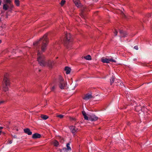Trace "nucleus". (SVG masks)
Returning a JSON list of instances; mask_svg holds the SVG:
<instances>
[{
	"instance_id": "21",
	"label": "nucleus",
	"mask_w": 152,
	"mask_h": 152,
	"mask_svg": "<svg viewBox=\"0 0 152 152\" xmlns=\"http://www.w3.org/2000/svg\"><path fill=\"white\" fill-rule=\"evenodd\" d=\"M53 145L55 146L58 147L59 145V142L57 140H55L53 142Z\"/></svg>"
},
{
	"instance_id": "32",
	"label": "nucleus",
	"mask_w": 152,
	"mask_h": 152,
	"mask_svg": "<svg viewBox=\"0 0 152 152\" xmlns=\"http://www.w3.org/2000/svg\"><path fill=\"white\" fill-rule=\"evenodd\" d=\"M7 142L9 144H11L12 143V140H8L7 141Z\"/></svg>"
},
{
	"instance_id": "40",
	"label": "nucleus",
	"mask_w": 152,
	"mask_h": 152,
	"mask_svg": "<svg viewBox=\"0 0 152 152\" xmlns=\"http://www.w3.org/2000/svg\"><path fill=\"white\" fill-rule=\"evenodd\" d=\"M124 17H125V18H126V16H125V15H124Z\"/></svg>"
},
{
	"instance_id": "17",
	"label": "nucleus",
	"mask_w": 152,
	"mask_h": 152,
	"mask_svg": "<svg viewBox=\"0 0 152 152\" xmlns=\"http://www.w3.org/2000/svg\"><path fill=\"white\" fill-rule=\"evenodd\" d=\"M64 70L66 71V74H69L71 70L70 68L68 66L65 67Z\"/></svg>"
},
{
	"instance_id": "19",
	"label": "nucleus",
	"mask_w": 152,
	"mask_h": 152,
	"mask_svg": "<svg viewBox=\"0 0 152 152\" xmlns=\"http://www.w3.org/2000/svg\"><path fill=\"white\" fill-rule=\"evenodd\" d=\"M70 143H71V142H69L68 143H67L66 145L67 149L68 151H71V147L69 146V145H70Z\"/></svg>"
},
{
	"instance_id": "20",
	"label": "nucleus",
	"mask_w": 152,
	"mask_h": 152,
	"mask_svg": "<svg viewBox=\"0 0 152 152\" xmlns=\"http://www.w3.org/2000/svg\"><path fill=\"white\" fill-rule=\"evenodd\" d=\"M84 58L87 60H91V56L89 55L84 56Z\"/></svg>"
},
{
	"instance_id": "22",
	"label": "nucleus",
	"mask_w": 152,
	"mask_h": 152,
	"mask_svg": "<svg viewBox=\"0 0 152 152\" xmlns=\"http://www.w3.org/2000/svg\"><path fill=\"white\" fill-rule=\"evenodd\" d=\"M58 139L60 140V141L61 142L63 143L64 141V140L63 137H62L60 136L58 137Z\"/></svg>"
},
{
	"instance_id": "6",
	"label": "nucleus",
	"mask_w": 152,
	"mask_h": 152,
	"mask_svg": "<svg viewBox=\"0 0 152 152\" xmlns=\"http://www.w3.org/2000/svg\"><path fill=\"white\" fill-rule=\"evenodd\" d=\"M58 84L59 88L61 89H64L66 86V83L64 80L63 78L61 76L59 77Z\"/></svg>"
},
{
	"instance_id": "33",
	"label": "nucleus",
	"mask_w": 152,
	"mask_h": 152,
	"mask_svg": "<svg viewBox=\"0 0 152 152\" xmlns=\"http://www.w3.org/2000/svg\"><path fill=\"white\" fill-rule=\"evenodd\" d=\"M134 48L135 49H136V50H138V47L137 46H135L134 47Z\"/></svg>"
},
{
	"instance_id": "26",
	"label": "nucleus",
	"mask_w": 152,
	"mask_h": 152,
	"mask_svg": "<svg viewBox=\"0 0 152 152\" xmlns=\"http://www.w3.org/2000/svg\"><path fill=\"white\" fill-rule=\"evenodd\" d=\"M57 117L60 118H62L64 117V115H57Z\"/></svg>"
},
{
	"instance_id": "25",
	"label": "nucleus",
	"mask_w": 152,
	"mask_h": 152,
	"mask_svg": "<svg viewBox=\"0 0 152 152\" xmlns=\"http://www.w3.org/2000/svg\"><path fill=\"white\" fill-rule=\"evenodd\" d=\"M65 2V0H62L60 2V4L61 6H63Z\"/></svg>"
},
{
	"instance_id": "41",
	"label": "nucleus",
	"mask_w": 152,
	"mask_h": 152,
	"mask_svg": "<svg viewBox=\"0 0 152 152\" xmlns=\"http://www.w3.org/2000/svg\"><path fill=\"white\" fill-rule=\"evenodd\" d=\"M1 19L0 18V21H1Z\"/></svg>"
},
{
	"instance_id": "16",
	"label": "nucleus",
	"mask_w": 152,
	"mask_h": 152,
	"mask_svg": "<svg viewBox=\"0 0 152 152\" xmlns=\"http://www.w3.org/2000/svg\"><path fill=\"white\" fill-rule=\"evenodd\" d=\"M9 8H11L9 6V4H4L3 7V10H7Z\"/></svg>"
},
{
	"instance_id": "12",
	"label": "nucleus",
	"mask_w": 152,
	"mask_h": 152,
	"mask_svg": "<svg viewBox=\"0 0 152 152\" xmlns=\"http://www.w3.org/2000/svg\"><path fill=\"white\" fill-rule=\"evenodd\" d=\"M119 33L120 34L121 37H126V35H127L126 32L122 30H119Z\"/></svg>"
},
{
	"instance_id": "37",
	"label": "nucleus",
	"mask_w": 152,
	"mask_h": 152,
	"mask_svg": "<svg viewBox=\"0 0 152 152\" xmlns=\"http://www.w3.org/2000/svg\"><path fill=\"white\" fill-rule=\"evenodd\" d=\"M1 4V0H0V6Z\"/></svg>"
},
{
	"instance_id": "15",
	"label": "nucleus",
	"mask_w": 152,
	"mask_h": 152,
	"mask_svg": "<svg viewBox=\"0 0 152 152\" xmlns=\"http://www.w3.org/2000/svg\"><path fill=\"white\" fill-rule=\"evenodd\" d=\"M41 137L40 134L38 133H36L33 134L32 136V138L34 139L40 138Z\"/></svg>"
},
{
	"instance_id": "1",
	"label": "nucleus",
	"mask_w": 152,
	"mask_h": 152,
	"mask_svg": "<svg viewBox=\"0 0 152 152\" xmlns=\"http://www.w3.org/2000/svg\"><path fill=\"white\" fill-rule=\"evenodd\" d=\"M73 1L77 7L81 8V12L80 15L85 19L84 12L90 11L91 5H90L88 7L83 6L81 4L79 0H73Z\"/></svg>"
},
{
	"instance_id": "42",
	"label": "nucleus",
	"mask_w": 152,
	"mask_h": 152,
	"mask_svg": "<svg viewBox=\"0 0 152 152\" xmlns=\"http://www.w3.org/2000/svg\"><path fill=\"white\" fill-rule=\"evenodd\" d=\"M39 72H40V70H39Z\"/></svg>"
},
{
	"instance_id": "23",
	"label": "nucleus",
	"mask_w": 152,
	"mask_h": 152,
	"mask_svg": "<svg viewBox=\"0 0 152 152\" xmlns=\"http://www.w3.org/2000/svg\"><path fill=\"white\" fill-rule=\"evenodd\" d=\"M15 3L17 6H18L20 5V1L19 0H15Z\"/></svg>"
},
{
	"instance_id": "9",
	"label": "nucleus",
	"mask_w": 152,
	"mask_h": 152,
	"mask_svg": "<svg viewBox=\"0 0 152 152\" xmlns=\"http://www.w3.org/2000/svg\"><path fill=\"white\" fill-rule=\"evenodd\" d=\"M98 117L92 114L89 115V120L91 121H96L98 120Z\"/></svg>"
},
{
	"instance_id": "18",
	"label": "nucleus",
	"mask_w": 152,
	"mask_h": 152,
	"mask_svg": "<svg viewBox=\"0 0 152 152\" xmlns=\"http://www.w3.org/2000/svg\"><path fill=\"white\" fill-rule=\"evenodd\" d=\"M48 117L47 115H41V118L43 120H46L48 118Z\"/></svg>"
},
{
	"instance_id": "8",
	"label": "nucleus",
	"mask_w": 152,
	"mask_h": 152,
	"mask_svg": "<svg viewBox=\"0 0 152 152\" xmlns=\"http://www.w3.org/2000/svg\"><path fill=\"white\" fill-rule=\"evenodd\" d=\"M54 61L50 60H46L45 63V66H47L50 68H52L54 65Z\"/></svg>"
},
{
	"instance_id": "3",
	"label": "nucleus",
	"mask_w": 152,
	"mask_h": 152,
	"mask_svg": "<svg viewBox=\"0 0 152 152\" xmlns=\"http://www.w3.org/2000/svg\"><path fill=\"white\" fill-rule=\"evenodd\" d=\"M72 38L69 33H66L64 39V45L67 48H70L72 42Z\"/></svg>"
},
{
	"instance_id": "27",
	"label": "nucleus",
	"mask_w": 152,
	"mask_h": 152,
	"mask_svg": "<svg viewBox=\"0 0 152 152\" xmlns=\"http://www.w3.org/2000/svg\"><path fill=\"white\" fill-rule=\"evenodd\" d=\"M56 86H53V87H52L51 88V91H54L55 89L56 88Z\"/></svg>"
},
{
	"instance_id": "11",
	"label": "nucleus",
	"mask_w": 152,
	"mask_h": 152,
	"mask_svg": "<svg viewBox=\"0 0 152 152\" xmlns=\"http://www.w3.org/2000/svg\"><path fill=\"white\" fill-rule=\"evenodd\" d=\"M3 1L5 4H9V6L11 9L14 6L12 3V1L11 0H3Z\"/></svg>"
},
{
	"instance_id": "7",
	"label": "nucleus",
	"mask_w": 152,
	"mask_h": 152,
	"mask_svg": "<svg viewBox=\"0 0 152 152\" xmlns=\"http://www.w3.org/2000/svg\"><path fill=\"white\" fill-rule=\"evenodd\" d=\"M101 61L104 63H109L110 62H116L115 60L112 58H102L101 59Z\"/></svg>"
},
{
	"instance_id": "4",
	"label": "nucleus",
	"mask_w": 152,
	"mask_h": 152,
	"mask_svg": "<svg viewBox=\"0 0 152 152\" xmlns=\"http://www.w3.org/2000/svg\"><path fill=\"white\" fill-rule=\"evenodd\" d=\"M37 60L40 66H45L46 60L45 59L44 56L41 53L39 50L38 51Z\"/></svg>"
},
{
	"instance_id": "34",
	"label": "nucleus",
	"mask_w": 152,
	"mask_h": 152,
	"mask_svg": "<svg viewBox=\"0 0 152 152\" xmlns=\"http://www.w3.org/2000/svg\"><path fill=\"white\" fill-rule=\"evenodd\" d=\"M5 101H0V104H1L4 102Z\"/></svg>"
},
{
	"instance_id": "14",
	"label": "nucleus",
	"mask_w": 152,
	"mask_h": 152,
	"mask_svg": "<svg viewBox=\"0 0 152 152\" xmlns=\"http://www.w3.org/2000/svg\"><path fill=\"white\" fill-rule=\"evenodd\" d=\"M23 130L25 133L28 135H31L32 134V132L31 131L30 129L29 128L25 129Z\"/></svg>"
},
{
	"instance_id": "31",
	"label": "nucleus",
	"mask_w": 152,
	"mask_h": 152,
	"mask_svg": "<svg viewBox=\"0 0 152 152\" xmlns=\"http://www.w3.org/2000/svg\"><path fill=\"white\" fill-rule=\"evenodd\" d=\"M84 118L85 120H89V116H87L86 115L84 117Z\"/></svg>"
},
{
	"instance_id": "39",
	"label": "nucleus",
	"mask_w": 152,
	"mask_h": 152,
	"mask_svg": "<svg viewBox=\"0 0 152 152\" xmlns=\"http://www.w3.org/2000/svg\"><path fill=\"white\" fill-rule=\"evenodd\" d=\"M137 107L136 108H135V109L137 110Z\"/></svg>"
},
{
	"instance_id": "35",
	"label": "nucleus",
	"mask_w": 152,
	"mask_h": 152,
	"mask_svg": "<svg viewBox=\"0 0 152 152\" xmlns=\"http://www.w3.org/2000/svg\"><path fill=\"white\" fill-rule=\"evenodd\" d=\"M66 148H63L62 150H61V152L63 150L64 151L65 150H66Z\"/></svg>"
},
{
	"instance_id": "13",
	"label": "nucleus",
	"mask_w": 152,
	"mask_h": 152,
	"mask_svg": "<svg viewBox=\"0 0 152 152\" xmlns=\"http://www.w3.org/2000/svg\"><path fill=\"white\" fill-rule=\"evenodd\" d=\"M70 129L71 131L72 132L73 134L75 132L78 131V129L76 128L75 126H70Z\"/></svg>"
},
{
	"instance_id": "28",
	"label": "nucleus",
	"mask_w": 152,
	"mask_h": 152,
	"mask_svg": "<svg viewBox=\"0 0 152 152\" xmlns=\"http://www.w3.org/2000/svg\"><path fill=\"white\" fill-rule=\"evenodd\" d=\"M114 33L115 36H116V35H117L118 32L116 29H114Z\"/></svg>"
},
{
	"instance_id": "10",
	"label": "nucleus",
	"mask_w": 152,
	"mask_h": 152,
	"mask_svg": "<svg viewBox=\"0 0 152 152\" xmlns=\"http://www.w3.org/2000/svg\"><path fill=\"white\" fill-rule=\"evenodd\" d=\"M93 97L91 94L90 93H87L83 97V98L84 99L87 100L89 99L92 98Z\"/></svg>"
},
{
	"instance_id": "29",
	"label": "nucleus",
	"mask_w": 152,
	"mask_h": 152,
	"mask_svg": "<svg viewBox=\"0 0 152 152\" xmlns=\"http://www.w3.org/2000/svg\"><path fill=\"white\" fill-rule=\"evenodd\" d=\"M147 17H151L152 16V14L151 13H149L147 15Z\"/></svg>"
},
{
	"instance_id": "24",
	"label": "nucleus",
	"mask_w": 152,
	"mask_h": 152,
	"mask_svg": "<svg viewBox=\"0 0 152 152\" xmlns=\"http://www.w3.org/2000/svg\"><path fill=\"white\" fill-rule=\"evenodd\" d=\"M114 78L113 77H112L111 78V79L110 80V84L111 85L113 83H114Z\"/></svg>"
},
{
	"instance_id": "38",
	"label": "nucleus",
	"mask_w": 152,
	"mask_h": 152,
	"mask_svg": "<svg viewBox=\"0 0 152 152\" xmlns=\"http://www.w3.org/2000/svg\"><path fill=\"white\" fill-rule=\"evenodd\" d=\"M1 40L0 39V44L1 43Z\"/></svg>"
},
{
	"instance_id": "2",
	"label": "nucleus",
	"mask_w": 152,
	"mask_h": 152,
	"mask_svg": "<svg viewBox=\"0 0 152 152\" xmlns=\"http://www.w3.org/2000/svg\"><path fill=\"white\" fill-rule=\"evenodd\" d=\"M48 33L46 34L42 37L40 38L39 41H37L33 43L35 47L39 46L40 42H42L41 50L43 52H44L46 50L47 46L48 44Z\"/></svg>"
},
{
	"instance_id": "5",
	"label": "nucleus",
	"mask_w": 152,
	"mask_h": 152,
	"mask_svg": "<svg viewBox=\"0 0 152 152\" xmlns=\"http://www.w3.org/2000/svg\"><path fill=\"white\" fill-rule=\"evenodd\" d=\"M8 75L6 74L4 76L3 83V89L4 91L8 90V86L10 85V80L8 77Z\"/></svg>"
},
{
	"instance_id": "36",
	"label": "nucleus",
	"mask_w": 152,
	"mask_h": 152,
	"mask_svg": "<svg viewBox=\"0 0 152 152\" xmlns=\"http://www.w3.org/2000/svg\"><path fill=\"white\" fill-rule=\"evenodd\" d=\"M3 129V127H2L0 126V129Z\"/></svg>"
},
{
	"instance_id": "30",
	"label": "nucleus",
	"mask_w": 152,
	"mask_h": 152,
	"mask_svg": "<svg viewBox=\"0 0 152 152\" xmlns=\"http://www.w3.org/2000/svg\"><path fill=\"white\" fill-rule=\"evenodd\" d=\"M82 114L83 116L84 117L85 116H86V113L84 111H83L82 112Z\"/></svg>"
}]
</instances>
